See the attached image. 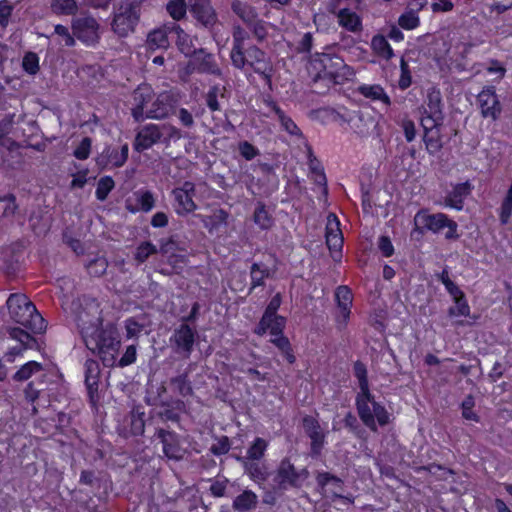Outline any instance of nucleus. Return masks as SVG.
<instances>
[{
  "label": "nucleus",
  "instance_id": "nucleus-62",
  "mask_svg": "<svg viewBox=\"0 0 512 512\" xmlns=\"http://www.w3.org/2000/svg\"><path fill=\"white\" fill-rule=\"evenodd\" d=\"M238 151L247 161L253 160L255 157L260 155L259 149L246 140L239 142Z\"/></svg>",
  "mask_w": 512,
  "mask_h": 512
},
{
  "label": "nucleus",
  "instance_id": "nucleus-53",
  "mask_svg": "<svg viewBox=\"0 0 512 512\" xmlns=\"http://www.w3.org/2000/svg\"><path fill=\"white\" fill-rule=\"evenodd\" d=\"M372 46L381 56L386 59H390L393 56V50L384 36H374L372 38Z\"/></svg>",
  "mask_w": 512,
  "mask_h": 512
},
{
  "label": "nucleus",
  "instance_id": "nucleus-29",
  "mask_svg": "<svg viewBox=\"0 0 512 512\" xmlns=\"http://www.w3.org/2000/svg\"><path fill=\"white\" fill-rule=\"evenodd\" d=\"M145 412L141 406L133 407L131 412L126 418L127 427L129 433L134 436H139L144 433L145 430Z\"/></svg>",
  "mask_w": 512,
  "mask_h": 512
},
{
  "label": "nucleus",
  "instance_id": "nucleus-58",
  "mask_svg": "<svg viewBox=\"0 0 512 512\" xmlns=\"http://www.w3.org/2000/svg\"><path fill=\"white\" fill-rule=\"evenodd\" d=\"M107 267L108 263L106 259L102 257L93 259L87 264L89 274L95 277L102 276L106 272Z\"/></svg>",
  "mask_w": 512,
  "mask_h": 512
},
{
  "label": "nucleus",
  "instance_id": "nucleus-28",
  "mask_svg": "<svg viewBox=\"0 0 512 512\" xmlns=\"http://www.w3.org/2000/svg\"><path fill=\"white\" fill-rule=\"evenodd\" d=\"M231 10L246 26L255 22L258 17L256 8L245 1L233 0Z\"/></svg>",
  "mask_w": 512,
  "mask_h": 512
},
{
  "label": "nucleus",
  "instance_id": "nucleus-35",
  "mask_svg": "<svg viewBox=\"0 0 512 512\" xmlns=\"http://www.w3.org/2000/svg\"><path fill=\"white\" fill-rule=\"evenodd\" d=\"M232 39L230 57L236 55V58H239L241 51L245 49V41L249 39V33L242 26L235 25L232 31Z\"/></svg>",
  "mask_w": 512,
  "mask_h": 512
},
{
  "label": "nucleus",
  "instance_id": "nucleus-56",
  "mask_svg": "<svg viewBox=\"0 0 512 512\" xmlns=\"http://www.w3.org/2000/svg\"><path fill=\"white\" fill-rule=\"evenodd\" d=\"M176 45L185 56H192L196 51L192 38L186 32L184 34L180 33L179 37L176 39Z\"/></svg>",
  "mask_w": 512,
  "mask_h": 512
},
{
  "label": "nucleus",
  "instance_id": "nucleus-31",
  "mask_svg": "<svg viewBox=\"0 0 512 512\" xmlns=\"http://www.w3.org/2000/svg\"><path fill=\"white\" fill-rule=\"evenodd\" d=\"M269 106L275 112L282 128L287 133L300 139L304 138L300 128L296 125V123L289 116H287L275 102L271 101Z\"/></svg>",
  "mask_w": 512,
  "mask_h": 512
},
{
  "label": "nucleus",
  "instance_id": "nucleus-41",
  "mask_svg": "<svg viewBox=\"0 0 512 512\" xmlns=\"http://www.w3.org/2000/svg\"><path fill=\"white\" fill-rule=\"evenodd\" d=\"M224 91L225 88H220L219 85H213L212 87H210V89L205 95L206 105L210 111H220L221 106L218 101V98L224 97Z\"/></svg>",
  "mask_w": 512,
  "mask_h": 512
},
{
  "label": "nucleus",
  "instance_id": "nucleus-7",
  "mask_svg": "<svg viewBox=\"0 0 512 512\" xmlns=\"http://www.w3.org/2000/svg\"><path fill=\"white\" fill-rule=\"evenodd\" d=\"M414 224L417 230L427 229L434 233H438L443 228L447 227V239H455L458 237L456 234L457 223L449 219L444 213L429 214L425 210H420L414 217Z\"/></svg>",
  "mask_w": 512,
  "mask_h": 512
},
{
  "label": "nucleus",
  "instance_id": "nucleus-12",
  "mask_svg": "<svg viewBox=\"0 0 512 512\" xmlns=\"http://www.w3.org/2000/svg\"><path fill=\"white\" fill-rule=\"evenodd\" d=\"M195 194V185L190 181H185L181 187L172 190L176 202L175 211L178 215H185L196 210L197 205L193 200Z\"/></svg>",
  "mask_w": 512,
  "mask_h": 512
},
{
  "label": "nucleus",
  "instance_id": "nucleus-49",
  "mask_svg": "<svg viewBox=\"0 0 512 512\" xmlns=\"http://www.w3.org/2000/svg\"><path fill=\"white\" fill-rule=\"evenodd\" d=\"M115 187V182L110 176H104L100 178V180L97 183L96 188V198L100 201L106 200L108 194L113 190Z\"/></svg>",
  "mask_w": 512,
  "mask_h": 512
},
{
  "label": "nucleus",
  "instance_id": "nucleus-55",
  "mask_svg": "<svg viewBox=\"0 0 512 512\" xmlns=\"http://www.w3.org/2000/svg\"><path fill=\"white\" fill-rule=\"evenodd\" d=\"M335 298L338 308L351 307L353 296L351 290L347 286H339L335 292Z\"/></svg>",
  "mask_w": 512,
  "mask_h": 512
},
{
  "label": "nucleus",
  "instance_id": "nucleus-48",
  "mask_svg": "<svg viewBox=\"0 0 512 512\" xmlns=\"http://www.w3.org/2000/svg\"><path fill=\"white\" fill-rule=\"evenodd\" d=\"M424 142L428 153L431 155L437 154L442 149V141L438 130L426 132Z\"/></svg>",
  "mask_w": 512,
  "mask_h": 512
},
{
  "label": "nucleus",
  "instance_id": "nucleus-27",
  "mask_svg": "<svg viewBox=\"0 0 512 512\" xmlns=\"http://www.w3.org/2000/svg\"><path fill=\"white\" fill-rule=\"evenodd\" d=\"M258 496L255 492L245 489L237 495L232 503V507L237 512H251L257 508Z\"/></svg>",
  "mask_w": 512,
  "mask_h": 512
},
{
  "label": "nucleus",
  "instance_id": "nucleus-37",
  "mask_svg": "<svg viewBox=\"0 0 512 512\" xmlns=\"http://www.w3.org/2000/svg\"><path fill=\"white\" fill-rule=\"evenodd\" d=\"M253 220L261 229H269L273 225V218L262 202H258L253 214Z\"/></svg>",
  "mask_w": 512,
  "mask_h": 512
},
{
  "label": "nucleus",
  "instance_id": "nucleus-34",
  "mask_svg": "<svg viewBox=\"0 0 512 512\" xmlns=\"http://www.w3.org/2000/svg\"><path fill=\"white\" fill-rule=\"evenodd\" d=\"M358 91L366 98L381 101L386 107L391 105L390 97L380 85H361L359 86Z\"/></svg>",
  "mask_w": 512,
  "mask_h": 512
},
{
  "label": "nucleus",
  "instance_id": "nucleus-14",
  "mask_svg": "<svg viewBox=\"0 0 512 512\" xmlns=\"http://www.w3.org/2000/svg\"><path fill=\"white\" fill-rule=\"evenodd\" d=\"M191 65L198 73L209 74L216 77H223L222 69L216 62L215 56L204 48L196 50L193 54Z\"/></svg>",
  "mask_w": 512,
  "mask_h": 512
},
{
  "label": "nucleus",
  "instance_id": "nucleus-39",
  "mask_svg": "<svg viewBox=\"0 0 512 512\" xmlns=\"http://www.w3.org/2000/svg\"><path fill=\"white\" fill-rule=\"evenodd\" d=\"M158 253L156 245L150 241L141 242L135 250L134 260L138 265L143 264L151 255Z\"/></svg>",
  "mask_w": 512,
  "mask_h": 512
},
{
  "label": "nucleus",
  "instance_id": "nucleus-32",
  "mask_svg": "<svg viewBox=\"0 0 512 512\" xmlns=\"http://www.w3.org/2000/svg\"><path fill=\"white\" fill-rule=\"evenodd\" d=\"M33 376H36L37 378H44V368L42 364L36 361H29L22 365L18 371H16V373L13 375V379L15 381L23 382L27 381Z\"/></svg>",
  "mask_w": 512,
  "mask_h": 512
},
{
  "label": "nucleus",
  "instance_id": "nucleus-43",
  "mask_svg": "<svg viewBox=\"0 0 512 512\" xmlns=\"http://www.w3.org/2000/svg\"><path fill=\"white\" fill-rule=\"evenodd\" d=\"M316 482H317V485L322 490H324L328 485H332L333 486V489H331L332 493H333V491L337 492L338 489H341L342 484H343V482L340 478H338L337 476L332 475L328 472H319L316 475Z\"/></svg>",
  "mask_w": 512,
  "mask_h": 512
},
{
  "label": "nucleus",
  "instance_id": "nucleus-36",
  "mask_svg": "<svg viewBox=\"0 0 512 512\" xmlns=\"http://www.w3.org/2000/svg\"><path fill=\"white\" fill-rule=\"evenodd\" d=\"M267 447L268 442L261 437H257L249 446L246 456H242V458H248L250 461H259L265 455Z\"/></svg>",
  "mask_w": 512,
  "mask_h": 512
},
{
  "label": "nucleus",
  "instance_id": "nucleus-8",
  "mask_svg": "<svg viewBox=\"0 0 512 512\" xmlns=\"http://www.w3.org/2000/svg\"><path fill=\"white\" fill-rule=\"evenodd\" d=\"M73 35L86 46H96L101 37L100 24L91 15H80L72 19Z\"/></svg>",
  "mask_w": 512,
  "mask_h": 512
},
{
  "label": "nucleus",
  "instance_id": "nucleus-46",
  "mask_svg": "<svg viewBox=\"0 0 512 512\" xmlns=\"http://www.w3.org/2000/svg\"><path fill=\"white\" fill-rule=\"evenodd\" d=\"M53 12L60 15H74L78 9L75 0H54L51 4Z\"/></svg>",
  "mask_w": 512,
  "mask_h": 512
},
{
  "label": "nucleus",
  "instance_id": "nucleus-57",
  "mask_svg": "<svg viewBox=\"0 0 512 512\" xmlns=\"http://www.w3.org/2000/svg\"><path fill=\"white\" fill-rule=\"evenodd\" d=\"M23 69L30 75H35L39 71V57L34 52L25 54L22 61Z\"/></svg>",
  "mask_w": 512,
  "mask_h": 512
},
{
  "label": "nucleus",
  "instance_id": "nucleus-22",
  "mask_svg": "<svg viewBox=\"0 0 512 512\" xmlns=\"http://www.w3.org/2000/svg\"><path fill=\"white\" fill-rule=\"evenodd\" d=\"M471 191L472 185L468 181L456 184L445 196V206L456 209L458 211L462 210L464 200L471 193Z\"/></svg>",
  "mask_w": 512,
  "mask_h": 512
},
{
  "label": "nucleus",
  "instance_id": "nucleus-24",
  "mask_svg": "<svg viewBox=\"0 0 512 512\" xmlns=\"http://www.w3.org/2000/svg\"><path fill=\"white\" fill-rule=\"evenodd\" d=\"M194 364L190 363L186 370L169 379V385L172 391L181 397H188L194 394L192 382L189 379V373L192 371Z\"/></svg>",
  "mask_w": 512,
  "mask_h": 512
},
{
  "label": "nucleus",
  "instance_id": "nucleus-26",
  "mask_svg": "<svg viewBox=\"0 0 512 512\" xmlns=\"http://www.w3.org/2000/svg\"><path fill=\"white\" fill-rule=\"evenodd\" d=\"M326 244L330 250L339 251L343 245L342 233L339 229V221L335 214L328 216L326 226Z\"/></svg>",
  "mask_w": 512,
  "mask_h": 512
},
{
  "label": "nucleus",
  "instance_id": "nucleus-6",
  "mask_svg": "<svg viewBox=\"0 0 512 512\" xmlns=\"http://www.w3.org/2000/svg\"><path fill=\"white\" fill-rule=\"evenodd\" d=\"M308 474L305 468L297 470L288 458H284L273 477L272 490L275 494H283L290 487L299 488Z\"/></svg>",
  "mask_w": 512,
  "mask_h": 512
},
{
  "label": "nucleus",
  "instance_id": "nucleus-17",
  "mask_svg": "<svg viewBox=\"0 0 512 512\" xmlns=\"http://www.w3.org/2000/svg\"><path fill=\"white\" fill-rule=\"evenodd\" d=\"M133 98V108H132V116L136 121H140L146 118L148 104L153 99V90L149 85H140L138 86L132 95Z\"/></svg>",
  "mask_w": 512,
  "mask_h": 512
},
{
  "label": "nucleus",
  "instance_id": "nucleus-61",
  "mask_svg": "<svg viewBox=\"0 0 512 512\" xmlns=\"http://www.w3.org/2000/svg\"><path fill=\"white\" fill-rule=\"evenodd\" d=\"M228 212L224 209H216L213 214L206 219H203V222L206 227L211 224L212 227H218L220 225L226 224L228 219Z\"/></svg>",
  "mask_w": 512,
  "mask_h": 512
},
{
  "label": "nucleus",
  "instance_id": "nucleus-63",
  "mask_svg": "<svg viewBox=\"0 0 512 512\" xmlns=\"http://www.w3.org/2000/svg\"><path fill=\"white\" fill-rule=\"evenodd\" d=\"M144 328L145 324L139 322L136 318H128L125 320L127 338H137Z\"/></svg>",
  "mask_w": 512,
  "mask_h": 512
},
{
  "label": "nucleus",
  "instance_id": "nucleus-16",
  "mask_svg": "<svg viewBox=\"0 0 512 512\" xmlns=\"http://www.w3.org/2000/svg\"><path fill=\"white\" fill-rule=\"evenodd\" d=\"M324 70L334 79H349L354 75L353 69L337 55L324 54L321 59Z\"/></svg>",
  "mask_w": 512,
  "mask_h": 512
},
{
  "label": "nucleus",
  "instance_id": "nucleus-25",
  "mask_svg": "<svg viewBox=\"0 0 512 512\" xmlns=\"http://www.w3.org/2000/svg\"><path fill=\"white\" fill-rule=\"evenodd\" d=\"M133 195L135 197L136 204L132 205L127 201L125 205L129 212L137 213L141 211L148 213L155 207L156 199L151 191L141 189L134 192Z\"/></svg>",
  "mask_w": 512,
  "mask_h": 512
},
{
  "label": "nucleus",
  "instance_id": "nucleus-47",
  "mask_svg": "<svg viewBox=\"0 0 512 512\" xmlns=\"http://www.w3.org/2000/svg\"><path fill=\"white\" fill-rule=\"evenodd\" d=\"M56 36L58 38L59 44H64L67 47H72L75 45V35L73 32L70 33L69 29L64 25H56L54 27V33L50 37Z\"/></svg>",
  "mask_w": 512,
  "mask_h": 512
},
{
  "label": "nucleus",
  "instance_id": "nucleus-10",
  "mask_svg": "<svg viewBox=\"0 0 512 512\" xmlns=\"http://www.w3.org/2000/svg\"><path fill=\"white\" fill-rule=\"evenodd\" d=\"M180 101V93L175 90L159 93L147 110L146 118L164 119L175 113Z\"/></svg>",
  "mask_w": 512,
  "mask_h": 512
},
{
  "label": "nucleus",
  "instance_id": "nucleus-2",
  "mask_svg": "<svg viewBox=\"0 0 512 512\" xmlns=\"http://www.w3.org/2000/svg\"><path fill=\"white\" fill-rule=\"evenodd\" d=\"M10 318L32 333L45 330V320L37 311L35 305L24 294L14 293L7 299Z\"/></svg>",
  "mask_w": 512,
  "mask_h": 512
},
{
  "label": "nucleus",
  "instance_id": "nucleus-20",
  "mask_svg": "<svg viewBox=\"0 0 512 512\" xmlns=\"http://www.w3.org/2000/svg\"><path fill=\"white\" fill-rule=\"evenodd\" d=\"M85 385L88 392L89 400L92 404H96L99 399L98 388L100 378V367L97 361L88 359L85 362Z\"/></svg>",
  "mask_w": 512,
  "mask_h": 512
},
{
  "label": "nucleus",
  "instance_id": "nucleus-13",
  "mask_svg": "<svg viewBox=\"0 0 512 512\" xmlns=\"http://www.w3.org/2000/svg\"><path fill=\"white\" fill-rule=\"evenodd\" d=\"M154 437L161 442L162 451L167 458L173 460L182 459L183 450L177 433L164 428H156Z\"/></svg>",
  "mask_w": 512,
  "mask_h": 512
},
{
  "label": "nucleus",
  "instance_id": "nucleus-3",
  "mask_svg": "<svg viewBox=\"0 0 512 512\" xmlns=\"http://www.w3.org/2000/svg\"><path fill=\"white\" fill-rule=\"evenodd\" d=\"M142 4L139 0H123L114 7L111 30L120 38L135 32L141 16Z\"/></svg>",
  "mask_w": 512,
  "mask_h": 512
},
{
  "label": "nucleus",
  "instance_id": "nucleus-18",
  "mask_svg": "<svg viewBox=\"0 0 512 512\" xmlns=\"http://www.w3.org/2000/svg\"><path fill=\"white\" fill-rule=\"evenodd\" d=\"M163 136L164 132L159 125H145L135 137L134 148L139 152L147 150L159 142Z\"/></svg>",
  "mask_w": 512,
  "mask_h": 512
},
{
  "label": "nucleus",
  "instance_id": "nucleus-11",
  "mask_svg": "<svg viewBox=\"0 0 512 512\" xmlns=\"http://www.w3.org/2000/svg\"><path fill=\"white\" fill-rule=\"evenodd\" d=\"M302 426L305 434L310 439V454L318 457L325 445L327 432L321 427L319 421L310 415L303 417Z\"/></svg>",
  "mask_w": 512,
  "mask_h": 512
},
{
  "label": "nucleus",
  "instance_id": "nucleus-15",
  "mask_svg": "<svg viewBox=\"0 0 512 512\" xmlns=\"http://www.w3.org/2000/svg\"><path fill=\"white\" fill-rule=\"evenodd\" d=\"M477 101L484 118L498 119L502 107L494 87L484 88L477 96Z\"/></svg>",
  "mask_w": 512,
  "mask_h": 512
},
{
  "label": "nucleus",
  "instance_id": "nucleus-59",
  "mask_svg": "<svg viewBox=\"0 0 512 512\" xmlns=\"http://www.w3.org/2000/svg\"><path fill=\"white\" fill-rule=\"evenodd\" d=\"M1 202H5V206L3 208L2 217L9 218L14 216L18 209V205L16 204V197L14 194H6L0 197Z\"/></svg>",
  "mask_w": 512,
  "mask_h": 512
},
{
  "label": "nucleus",
  "instance_id": "nucleus-50",
  "mask_svg": "<svg viewBox=\"0 0 512 512\" xmlns=\"http://www.w3.org/2000/svg\"><path fill=\"white\" fill-rule=\"evenodd\" d=\"M44 390L43 378H36L29 382L24 390L25 397L28 401L34 402L39 398L40 392Z\"/></svg>",
  "mask_w": 512,
  "mask_h": 512
},
{
  "label": "nucleus",
  "instance_id": "nucleus-51",
  "mask_svg": "<svg viewBox=\"0 0 512 512\" xmlns=\"http://www.w3.org/2000/svg\"><path fill=\"white\" fill-rule=\"evenodd\" d=\"M354 375L358 379L359 382V393H366L369 392V384H368V378H367V369L366 366L360 362L357 361L354 363Z\"/></svg>",
  "mask_w": 512,
  "mask_h": 512
},
{
  "label": "nucleus",
  "instance_id": "nucleus-45",
  "mask_svg": "<svg viewBox=\"0 0 512 512\" xmlns=\"http://www.w3.org/2000/svg\"><path fill=\"white\" fill-rule=\"evenodd\" d=\"M185 0H170L166 5L168 14L176 21L183 19L187 13Z\"/></svg>",
  "mask_w": 512,
  "mask_h": 512
},
{
  "label": "nucleus",
  "instance_id": "nucleus-21",
  "mask_svg": "<svg viewBox=\"0 0 512 512\" xmlns=\"http://www.w3.org/2000/svg\"><path fill=\"white\" fill-rule=\"evenodd\" d=\"M189 11L199 25L209 31L214 30L218 23V17L211 4H196L189 8Z\"/></svg>",
  "mask_w": 512,
  "mask_h": 512
},
{
  "label": "nucleus",
  "instance_id": "nucleus-4",
  "mask_svg": "<svg viewBox=\"0 0 512 512\" xmlns=\"http://www.w3.org/2000/svg\"><path fill=\"white\" fill-rule=\"evenodd\" d=\"M356 407L361 421L373 432L377 431V424L384 426L389 422L388 412L384 406L375 401L370 391L358 393Z\"/></svg>",
  "mask_w": 512,
  "mask_h": 512
},
{
  "label": "nucleus",
  "instance_id": "nucleus-52",
  "mask_svg": "<svg viewBox=\"0 0 512 512\" xmlns=\"http://www.w3.org/2000/svg\"><path fill=\"white\" fill-rule=\"evenodd\" d=\"M454 303H455V305L448 309L449 316H451V317L469 316L470 307L465 298V295H462L461 297L454 299Z\"/></svg>",
  "mask_w": 512,
  "mask_h": 512
},
{
  "label": "nucleus",
  "instance_id": "nucleus-40",
  "mask_svg": "<svg viewBox=\"0 0 512 512\" xmlns=\"http://www.w3.org/2000/svg\"><path fill=\"white\" fill-rule=\"evenodd\" d=\"M105 155L98 158V164H111L113 167H121L125 164L124 158L119 154L116 148L107 147L104 151Z\"/></svg>",
  "mask_w": 512,
  "mask_h": 512
},
{
  "label": "nucleus",
  "instance_id": "nucleus-5",
  "mask_svg": "<svg viewBox=\"0 0 512 512\" xmlns=\"http://www.w3.org/2000/svg\"><path fill=\"white\" fill-rule=\"evenodd\" d=\"M232 65L239 70L250 67L255 73L269 79L272 72V65L267 58L266 53L256 45H250L240 53V57L236 55L230 57Z\"/></svg>",
  "mask_w": 512,
  "mask_h": 512
},
{
  "label": "nucleus",
  "instance_id": "nucleus-1",
  "mask_svg": "<svg viewBox=\"0 0 512 512\" xmlns=\"http://www.w3.org/2000/svg\"><path fill=\"white\" fill-rule=\"evenodd\" d=\"M75 321L86 347L98 355L107 367L114 366L121 340L114 324H102L101 311L95 302L81 307Z\"/></svg>",
  "mask_w": 512,
  "mask_h": 512
},
{
  "label": "nucleus",
  "instance_id": "nucleus-44",
  "mask_svg": "<svg viewBox=\"0 0 512 512\" xmlns=\"http://www.w3.org/2000/svg\"><path fill=\"white\" fill-rule=\"evenodd\" d=\"M308 165L309 169L315 174V182L319 185L326 186V176L320 162L314 156L311 147H308Z\"/></svg>",
  "mask_w": 512,
  "mask_h": 512
},
{
  "label": "nucleus",
  "instance_id": "nucleus-60",
  "mask_svg": "<svg viewBox=\"0 0 512 512\" xmlns=\"http://www.w3.org/2000/svg\"><path fill=\"white\" fill-rule=\"evenodd\" d=\"M8 333L12 339L19 341L24 346V348L29 347L30 342L34 341L33 337L29 334V332L22 328H9Z\"/></svg>",
  "mask_w": 512,
  "mask_h": 512
},
{
  "label": "nucleus",
  "instance_id": "nucleus-38",
  "mask_svg": "<svg viewBox=\"0 0 512 512\" xmlns=\"http://www.w3.org/2000/svg\"><path fill=\"white\" fill-rule=\"evenodd\" d=\"M147 44L150 49H166L169 46V40L165 29H156L148 34Z\"/></svg>",
  "mask_w": 512,
  "mask_h": 512
},
{
  "label": "nucleus",
  "instance_id": "nucleus-42",
  "mask_svg": "<svg viewBox=\"0 0 512 512\" xmlns=\"http://www.w3.org/2000/svg\"><path fill=\"white\" fill-rule=\"evenodd\" d=\"M270 275L269 269L261 264L253 263L250 269L251 289L264 285V280Z\"/></svg>",
  "mask_w": 512,
  "mask_h": 512
},
{
  "label": "nucleus",
  "instance_id": "nucleus-9",
  "mask_svg": "<svg viewBox=\"0 0 512 512\" xmlns=\"http://www.w3.org/2000/svg\"><path fill=\"white\" fill-rule=\"evenodd\" d=\"M197 331L187 323H182L174 329L169 338L172 350L184 359H188L193 352Z\"/></svg>",
  "mask_w": 512,
  "mask_h": 512
},
{
  "label": "nucleus",
  "instance_id": "nucleus-54",
  "mask_svg": "<svg viewBox=\"0 0 512 512\" xmlns=\"http://www.w3.org/2000/svg\"><path fill=\"white\" fill-rule=\"evenodd\" d=\"M444 119V115H439L438 117L428 114L422 113L421 117V125L426 132H432L438 130L437 128L442 125Z\"/></svg>",
  "mask_w": 512,
  "mask_h": 512
},
{
  "label": "nucleus",
  "instance_id": "nucleus-30",
  "mask_svg": "<svg viewBox=\"0 0 512 512\" xmlns=\"http://www.w3.org/2000/svg\"><path fill=\"white\" fill-rule=\"evenodd\" d=\"M338 23L340 26L350 32H359L362 29L361 18L358 14L350 9H341L338 14Z\"/></svg>",
  "mask_w": 512,
  "mask_h": 512
},
{
  "label": "nucleus",
  "instance_id": "nucleus-64",
  "mask_svg": "<svg viewBox=\"0 0 512 512\" xmlns=\"http://www.w3.org/2000/svg\"><path fill=\"white\" fill-rule=\"evenodd\" d=\"M266 26V22L259 19V17L255 19V22L247 25V27L252 31L254 37L260 42L267 37L268 31Z\"/></svg>",
  "mask_w": 512,
  "mask_h": 512
},
{
  "label": "nucleus",
  "instance_id": "nucleus-23",
  "mask_svg": "<svg viewBox=\"0 0 512 512\" xmlns=\"http://www.w3.org/2000/svg\"><path fill=\"white\" fill-rule=\"evenodd\" d=\"M161 410L157 413L163 421L179 422L180 413L185 410V403L181 399H169L159 403Z\"/></svg>",
  "mask_w": 512,
  "mask_h": 512
},
{
  "label": "nucleus",
  "instance_id": "nucleus-19",
  "mask_svg": "<svg viewBox=\"0 0 512 512\" xmlns=\"http://www.w3.org/2000/svg\"><path fill=\"white\" fill-rule=\"evenodd\" d=\"M236 459L241 463L244 473L260 488H264L263 485L270 475L267 465L259 461H250L242 456H237Z\"/></svg>",
  "mask_w": 512,
  "mask_h": 512
},
{
  "label": "nucleus",
  "instance_id": "nucleus-33",
  "mask_svg": "<svg viewBox=\"0 0 512 512\" xmlns=\"http://www.w3.org/2000/svg\"><path fill=\"white\" fill-rule=\"evenodd\" d=\"M442 106L441 92L435 88L429 89L426 100L422 106L423 112L438 117L439 115H443Z\"/></svg>",
  "mask_w": 512,
  "mask_h": 512
}]
</instances>
